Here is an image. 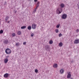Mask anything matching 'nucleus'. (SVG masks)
Masks as SVG:
<instances>
[{
  "mask_svg": "<svg viewBox=\"0 0 79 79\" xmlns=\"http://www.w3.org/2000/svg\"><path fill=\"white\" fill-rule=\"evenodd\" d=\"M53 67L55 68H58V65L56 64H55L53 65Z\"/></svg>",
  "mask_w": 79,
  "mask_h": 79,
  "instance_id": "1a4fd4ad",
  "label": "nucleus"
},
{
  "mask_svg": "<svg viewBox=\"0 0 79 79\" xmlns=\"http://www.w3.org/2000/svg\"><path fill=\"white\" fill-rule=\"evenodd\" d=\"M59 47H62L63 46V43L62 42H60L59 44Z\"/></svg>",
  "mask_w": 79,
  "mask_h": 79,
  "instance_id": "2eb2a0df",
  "label": "nucleus"
},
{
  "mask_svg": "<svg viewBox=\"0 0 79 79\" xmlns=\"http://www.w3.org/2000/svg\"><path fill=\"white\" fill-rule=\"evenodd\" d=\"M5 52L6 54L8 55L11 53V50L10 49L8 48L6 49Z\"/></svg>",
  "mask_w": 79,
  "mask_h": 79,
  "instance_id": "f257e3e1",
  "label": "nucleus"
},
{
  "mask_svg": "<svg viewBox=\"0 0 79 79\" xmlns=\"http://www.w3.org/2000/svg\"><path fill=\"white\" fill-rule=\"evenodd\" d=\"M73 62H74V61L73 60H71V63H73Z\"/></svg>",
  "mask_w": 79,
  "mask_h": 79,
  "instance_id": "f704fd0d",
  "label": "nucleus"
},
{
  "mask_svg": "<svg viewBox=\"0 0 79 79\" xmlns=\"http://www.w3.org/2000/svg\"><path fill=\"white\" fill-rule=\"evenodd\" d=\"M49 43H50V41H49Z\"/></svg>",
  "mask_w": 79,
  "mask_h": 79,
  "instance_id": "ea45409f",
  "label": "nucleus"
},
{
  "mask_svg": "<svg viewBox=\"0 0 79 79\" xmlns=\"http://www.w3.org/2000/svg\"><path fill=\"white\" fill-rule=\"evenodd\" d=\"M49 48V47H48V46H46L45 47V49L46 50H47V49H48Z\"/></svg>",
  "mask_w": 79,
  "mask_h": 79,
  "instance_id": "393cba45",
  "label": "nucleus"
},
{
  "mask_svg": "<svg viewBox=\"0 0 79 79\" xmlns=\"http://www.w3.org/2000/svg\"><path fill=\"white\" fill-rule=\"evenodd\" d=\"M53 44V41L50 40V44Z\"/></svg>",
  "mask_w": 79,
  "mask_h": 79,
  "instance_id": "4be33fe9",
  "label": "nucleus"
},
{
  "mask_svg": "<svg viewBox=\"0 0 79 79\" xmlns=\"http://www.w3.org/2000/svg\"><path fill=\"white\" fill-rule=\"evenodd\" d=\"M37 8H38V7H37V6H36V8L35 9L36 10H37Z\"/></svg>",
  "mask_w": 79,
  "mask_h": 79,
  "instance_id": "4c0bfd02",
  "label": "nucleus"
},
{
  "mask_svg": "<svg viewBox=\"0 0 79 79\" xmlns=\"http://www.w3.org/2000/svg\"><path fill=\"white\" fill-rule=\"evenodd\" d=\"M8 76L9 75L8 73H6L4 74V77L6 78V77H8Z\"/></svg>",
  "mask_w": 79,
  "mask_h": 79,
  "instance_id": "6e6552de",
  "label": "nucleus"
},
{
  "mask_svg": "<svg viewBox=\"0 0 79 79\" xmlns=\"http://www.w3.org/2000/svg\"><path fill=\"white\" fill-rule=\"evenodd\" d=\"M12 35L13 37H15V36H16V34L15 33H13L12 34Z\"/></svg>",
  "mask_w": 79,
  "mask_h": 79,
  "instance_id": "a211bd4d",
  "label": "nucleus"
},
{
  "mask_svg": "<svg viewBox=\"0 0 79 79\" xmlns=\"http://www.w3.org/2000/svg\"><path fill=\"white\" fill-rule=\"evenodd\" d=\"M68 75L67 76V78L68 79H69L71 77V72H69V73H68Z\"/></svg>",
  "mask_w": 79,
  "mask_h": 79,
  "instance_id": "39448f33",
  "label": "nucleus"
},
{
  "mask_svg": "<svg viewBox=\"0 0 79 79\" xmlns=\"http://www.w3.org/2000/svg\"><path fill=\"white\" fill-rule=\"evenodd\" d=\"M33 35H34V33H32L31 34V37H33Z\"/></svg>",
  "mask_w": 79,
  "mask_h": 79,
  "instance_id": "bb28decb",
  "label": "nucleus"
},
{
  "mask_svg": "<svg viewBox=\"0 0 79 79\" xmlns=\"http://www.w3.org/2000/svg\"><path fill=\"white\" fill-rule=\"evenodd\" d=\"M36 10L35 9H34V10L33 11V13H35L36 12Z\"/></svg>",
  "mask_w": 79,
  "mask_h": 79,
  "instance_id": "cd10ccee",
  "label": "nucleus"
},
{
  "mask_svg": "<svg viewBox=\"0 0 79 79\" xmlns=\"http://www.w3.org/2000/svg\"><path fill=\"white\" fill-rule=\"evenodd\" d=\"M74 43L75 44H79V40H75V41L74 42Z\"/></svg>",
  "mask_w": 79,
  "mask_h": 79,
  "instance_id": "0eeeda50",
  "label": "nucleus"
},
{
  "mask_svg": "<svg viewBox=\"0 0 79 79\" xmlns=\"http://www.w3.org/2000/svg\"><path fill=\"white\" fill-rule=\"evenodd\" d=\"M26 28V26H23L21 27V29H25Z\"/></svg>",
  "mask_w": 79,
  "mask_h": 79,
  "instance_id": "dca6fc26",
  "label": "nucleus"
},
{
  "mask_svg": "<svg viewBox=\"0 0 79 79\" xmlns=\"http://www.w3.org/2000/svg\"><path fill=\"white\" fill-rule=\"evenodd\" d=\"M60 73L61 74H63L64 73V70H63V69H61L60 70Z\"/></svg>",
  "mask_w": 79,
  "mask_h": 79,
  "instance_id": "f8f14e48",
  "label": "nucleus"
},
{
  "mask_svg": "<svg viewBox=\"0 0 79 79\" xmlns=\"http://www.w3.org/2000/svg\"><path fill=\"white\" fill-rule=\"evenodd\" d=\"M10 21H8V22H7V23H10Z\"/></svg>",
  "mask_w": 79,
  "mask_h": 79,
  "instance_id": "e433bc0d",
  "label": "nucleus"
},
{
  "mask_svg": "<svg viewBox=\"0 0 79 79\" xmlns=\"http://www.w3.org/2000/svg\"><path fill=\"white\" fill-rule=\"evenodd\" d=\"M8 61V59L7 58L6 59L4 60V63H6Z\"/></svg>",
  "mask_w": 79,
  "mask_h": 79,
  "instance_id": "9b49d317",
  "label": "nucleus"
},
{
  "mask_svg": "<svg viewBox=\"0 0 79 79\" xmlns=\"http://www.w3.org/2000/svg\"><path fill=\"white\" fill-rule=\"evenodd\" d=\"M35 73H38V70H37V69H35Z\"/></svg>",
  "mask_w": 79,
  "mask_h": 79,
  "instance_id": "5701e85b",
  "label": "nucleus"
},
{
  "mask_svg": "<svg viewBox=\"0 0 79 79\" xmlns=\"http://www.w3.org/2000/svg\"><path fill=\"white\" fill-rule=\"evenodd\" d=\"M16 46H19V43H16L15 44Z\"/></svg>",
  "mask_w": 79,
  "mask_h": 79,
  "instance_id": "412c9836",
  "label": "nucleus"
},
{
  "mask_svg": "<svg viewBox=\"0 0 79 79\" xmlns=\"http://www.w3.org/2000/svg\"><path fill=\"white\" fill-rule=\"evenodd\" d=\"M17 34H18V35H21V32L20 31H19L17 32Z\"/></svg>",
  "mask_w": 79,
  "mask_h": 79,
  "instance_id": "f3484780",
  "label": "nucleus"
},
{
  "mask_svg": "<svg viewBox=\"0 0 79 79\" xmlns=\"http://www.w3.org/2000/svg\"><path fill=\"white\" fill-rule=\"evenodd\" d=\"M36 27H37L35 23H33L32 25V29H36Z\"/></svg>",
  "mask_w": 79,
  "mask_h": 79,
  "instance_id": "20e7f679",
  "label": "nucleus"
},
{
  "mask_svg": "<svg viewBox=\"0 0 79 79\" xmlns=\"http://www.w3.org/2000/svg\"><path fill=\"white\" fill-rule=\"evenodd\" d=\"M3 33V30H1L0 31V34H2Z\"/></svg>",
  "mask_w": 79,
  "mask_h": 79,
  "instance_id": "6ab92c4d",
  "label": "nucleus"
},
{
  "mask_svg": "<svg viewBox=\"0 0 79 79\" xmlns=\"http://www.w3.org/2000/svg\"><path fill=\"white\" fill-rule=\"evenodd\" d=\"M1 24V22H0V25Z\"/></svg>",
  "mask_w": 79,
  "mask_h": 79,
  "instance_id": "58836bf2",
  "label": "nucleus"
},
{
  "mask_svg": "<svg viewBox=\"0 0 79 79\" xmlns=\"http://www.w3.org/2000/svg\"><path fill=\"white\" fill-rule=\"evenodd\" d=\"M27 29L28 30H31V29H32V27H31V26H29L27 27Z\"/></svg>",
  "mask_w": 79,
  "mask_h": 79,
  "instance_id": "4468645a",
  "label": "nucleus"
},
{
  "mask_svg": "<svg viewBox=\"0 0 79 79\" xmlns=\"http://www.w3.org/2000/svg\"><path fill=\"white\" fill-rule=\"evenodd\" d=\"M4 44H8V40H5L4 41Z\"/></svg>",
  "mask_w": 79,
  "mask_h": 79,
  "instance_id": "ddd939ff",
  "label": "nucleus"
},
{
  "mask_svg": "<svg viewBox=\"0 0 79 79\" xmlns=\"http://www.w3.org/2000/svg\"><path fill=\"white\" fill-rule=\"evenodd\" d=\"M79 29H77V32H79Z\"/></svg>",
  "mask_w": 79,
  "mask_h": 79,
  "instance_id": "2f4dec72",
  "label": "nucleus"
},
{
  "mask_svg": "<svg viewBox=\"0 0 79 79\" xmlns=\"http://www.w3.org/2000/svg\"><path fill=\"white\" fill-rule=\"evenodd\" d=\"M9 19V17L8 16H6L5 18V22L6 23H7V21H8V19Z\"/></svg>",
  "mask_w": 79,
  "mask_h": 79,
  "instance_id": "423d86ee",
  "label": "nucleus"
},
{
  "mask_svg": "<svg viewBox=\"0 0 79 79\" xmlns=\"http://www.w3.org/2000/svg\"><path fill=\"white\" fill-rule=\"evenodd\" d=\"M39 3H40L39 2H38L37 3V5H39Z\"/></svg>",
  "mask_w": 79,
  "mask_h": 79,
  "instance_id": "c756f323",
  "label": "nucleus"
},
{
  "mask_svg": "<svg viewBox=\"0 0 79 79\" xmlns=\"http://www.w3.org/2000/svg\"><path fill=\"white\" fill-rule=\"evenodd\" d=\"M63 35L61 34V33H60L59 35V37H61Z\"/></svg>",
  "mask_w": 79,
  "mask_h": 79,
  "instance_id": "b1692460",
  "label": "nucleus"
},
{
  "mask_svg": "<svg viewBox=\"0 0 79 79\" xmlns=\"http://www.w3.org/2000/svg\"><path fill=\"white\" fill-rule=\"evenodd\" d=\"M39 4H37L36 6H37V7H39Z\"/></svg>",
  "mask_w": 79,
  "mask_h": 79,
  "instance_id": "7c9ffc66",
  "label": "nucleus"
},
{
  "mask_svg": "<svg viewBox=\"0 0 79 79\" xmlns=\"http://www.w3.org/2000/svg\"><path fill=\"white\" fill-rule=\"evenodd\" d=\"M26 42H24L23 43V45H26Z\"/></svg>",
  "mask_w": 79,
  "mask_h": 79,
  "instance_id": "c85d7f7f",
  "label": "nucleus"
},
{
  "mask_svg": "<svg viewBox=\"0 0 79 79\" xmlns=\"http://www.w3.org/2000/svg\"><path fill=\"white\" fill-rule=\"evenodd\" d=\"M55 31L56 32V33H58L59 32V30H58V29H56L55 30Z\"/></svg>",
  "mask_w": 79,
  "mask_h": 79,
  "instance_id": "aec40b11",
  "label": "nucleus"
},
{
  "mask_svg": "<svg viewBox=\"0 0 79 79\" xmlns=\"http://www.w3.org/2000/svg\"><path fill=\"white\" fill-rule=\"evenodd\" d=\"M17 13V11L15 10V13Z\"/></svg>",
  "mask_w": 79,
  "mask_h": 79,
  "instance_id": "72a5a7b5",
  "label": "nucleus"
},
{
  "mask_svg": "<svg viewBox=\"0 0 79 79\" xmlns=\"http://www.w3.org/2000/svg\"><path fill=\"white\" fill-rule=\"evenodd\" d=\"M60 6H61L60 8H64V7L65 6H64V4H61Z\"/></svg>",
  "mask_w": 79,
  "mask_h": 79,
  "instance_id": "9d476101",
  "label": "nucleus"
},
{
  "mask_svg": "<svg viewBox=\"0 0 79 79\" xmlns=\"http://www.w3.org/2000/svg\"><path fill=\"white\" fill-rule=\"evenodd\" d=\"M37 1V0H34V2H36Z\"/></svg>",
  "mask_w": 79,
  "mask_h": 79,
  "instance_id": "c9c22d12",
  "label": "nucleus"
},
{
  "mask_svg": "<svg viewBox=\"0 0 79 79\" xmlns=\"http://www.w3.org/2000/svg\"><path fill=\"white\" fill-rule=\"evenodd\" d=\"M77 6H78V8L79 9V3L77 4Z\"/></svg>",
  "mask_w": 79,
  "mask_h": 79,
  "instance_id": "473e14b6",
  "label": "nucleus"
},
{
  "mask_svg": "<svg viewBox=\"0 0 79 79\" xmlns=\"http://www.w3.org/2000/svg\"><path fill=\"white\" fill-rule=\"evenodd\" d=\"M60 25H57L56 26V27H57V28H59V27H60Z\"/></svg>",
  "mask_w": 79,
  "mask_h": 79,
  "instance_id": "a878e982",
  "label": "nucleus"
},
{
  "mask_svg": "<svg viewBox=\"0 0 79 79\" xmlns=\"http://www.w3.org/2000/svg\"><path fill=\"white\" fill-rule=\"evenodd\" d=\"M62 8H61L60 7V8L57 9L56 10V12L57 14H58V15H59V14H60V13H61V12L63 11V10H62Z\"/></svg>",
  "mask_w": 79,
  "mask_h": 79,
  "instance_id": "f03ea898",
  "label": "nucleus"
},
{
  "mask_svg": "<svg viewBox=\"0 0 79 79\" xmlns=\"http://www.w3.org/2000/svg\"><path fill=\"white\" fill-rule=\"evenodd\" d=\"M62 18L64 19H65L67 18V15L66 14H64L62 16Z\"/></svg>",
  "mask_w": 79,
  "mask_h": 79,
  "instance_id": "7ed1b4c3",
  "label": "nucleus"
}]
</instances>
